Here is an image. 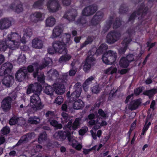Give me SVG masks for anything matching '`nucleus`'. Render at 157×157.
Wrapping results in <instances>:
<instances>
[{
  "instance_id": "33",
  "label": "nucleus",
  "mask_w": 157,
  "mask_h": 157,
  "mask_svg": "<svg viewBox=\"0 0 157 157\" xmlns=\"http://www.w3.org/2000/svg\"><path fill=\"white\" fill-rule=\"evenodd\" d=\"M84 106V103L81 100H78L73 104V107L74 109H79Z\"/></svg>"
},
{
  "instance_id": "24",
  "label": "nucleus",
  "mask_w": 157,
  "mask_h": 157,
  "mask_svg": "<svg viewBox=\"0 0 157 157\" xmlns=\"http://www.w3.org/2000/svg\"><path fill=\"white\" fill-rule=\"evenodd\" d=\"M63 29L59 26H56L53 29L52 37V38H55L59 36L62 34Z\"/></svg>"
},
{
  "instance_id": "50",
  "label": "nucleus",
  "mask_w": 157,
  "mask_h": 157,
  "mask_svg": "<svg viewBox=\"0 0 157 157\" xmlns=\"http://www.w3.org/2000/svg\"><path fill=\"white\" fill-rule=\"evenodd\" d=\"M17 123V118L16 117H14L11 118L9 121V124L10 125L15 124Z\"/></svg>"
},
{
  "instance_id": "44",
  "label": "nucleus",
  "mask_w": 157,
  "mask_h": 157,
  "mask_svg": "<svg viewBox=\"0 0 157 157\" xmlns=\"http://www.w3.org/2000/svg\"><path fill=\"white\" fill-rule=\"evenodd\" d=\"M10 131V129L9 127H4L1 130V135L2 136L3 135L8 134L9 133Z\"/></svg>"
},
{
  "instance_id": "26",
  "label": "nucleus",
  "mask_w": 157,
  "mask_h": 157,
  "mask_svg": "<svg viewBox=\"0 0 157 157\" xmlns=\"http://www.w3.org/2000/svg\"><path fill=\"white\" fill-rule=\"evenodd\" d=\"M142 7L140 8L138 10L137 12L133 13L130 16L129 18V20H131L133 19L137 16V15H140V14L143 13L142 14L144 13H145L147 11V8H144V6H143V5L142 6Z\"/></svg>"
},
{
  "instance_id": "7",
  "label": "nucleus",
  "mask_w": 157,
  "mask_h": 157,
  "mask_svg": "<svg viewBox=\"0 0 157 157\" xmlns=\"http://www.w3.org/2000/svg\"><path fill=\"white\" fill-rule=\"evenodd\" d=\"M88 118L90 121H89V124L90 125H94L90 131V133L94 139H96L97 135L96 131L101 126H105L107 125L106 122L105 121H103L100 118L98 117L97 121H95L94 119L97 117V116L94 114H90L88 116Z\"/></svg>"
},
{
  "instance_id": "6",
  "label": "nucleus",
  "mask_w": 157,
  "mask_h": 157,
  "mask_svg": "<svg viewBox=\"0 0 157 157\" xmlns=\"http://www.w3.org/2000/svg\"><path fill=\"white\" fill-rule=\"evenodd\" d=\"M62 42L60 41H55L52 43L53 48L55 49L54 51L57 52L62 53L63 52H66V46L71 44L72 41L70 39L71 35L68 34H65L62 36Z\"/></svg>"
},
{
  "instance_id": "19",
  "label": "nucleus",
  "mask_w": 157,
  "mask_h": 157,
  "mask_svg": "<svg viewBox=\"0 0 157 157\" xmlns=\"http://www.w3.org/2000/svg\"><path fill=\"white\" fill-rule=\"evenodd\" d=\"M12 98L9 97L5 98L2 102L1 107L5 111H7L11 107Z\"/></svg>"
},
{
  "instance_id": "43",
  "label": "nucleus",
  "mask_w": 157,
  "mask_h": 157,
  "mask_svg": "<svg viewBox=\"0 0 157 157\" xmlns=\"http://www.w3.org/2000/svg\"><path fill=\"white\" fill-rule=\"evenodd\" d=\"M46 134L45 132H44L43 133L41 134L39 136L38 138V141L39 143H41L43 142L46 139Z\"/></svg>"
},
{
  "instance_id": "31",
  "label": "nucleus",
  "mask_w": 157,
  "mask_h": 157,
  "mask_svg": "<svg viewBox=\"0 0 157 157\" xmlns=\"http://www.w3.org/2000/svg\"><path fill=\"white\" fill-rule=\"evenodd\" d=\"M35 136V135L33 133L28 134L26 135L23 136L18 142L17 144H19L20 143H22L24 141L28 140L29 139H32L33 137H34Z\"/></svg>"
},
{
  "instance_id": "13",
  "label": "nucleus",
  "mask_w": 157,
  "mask_h": 157,
  "mask_svg": "<svg viewBox=\"0 0 157 157\" xmlns=\"http://www.w3.org/2000/svg\"><path fill=\"white\" fill-rule=\"evenodd\" d=\"M120 36L121 34L118 32H111L107 36V41L109 44H113L119 40Z\"/></svg>"
},
{
  "instance_id": "36",
  "label": "nucleus",
  "mask_w": 157,
  "mask_h": 157,
  "mask_svg": "<svg viewBox=\"0 0 157 157\" xmlns=\"http://www.w3.org/2000/svg\"><path fill=\"white\" fill-rule=\"evenodd\" d=\"M117 70L116 67L112 66L105 70V72L108 75L113 74L116 73Z\"/></svg>"
},
{
  "instance_id": "61",
  "label": "nucleus",
  "mask_w": 157,
  "mask_h": 157,
  "mask_svg": "<svg viewBox=\"0 0 157 157\" xmlns=\"http://www.w3.org/2000/svg\"><path fill=\"white\" fill-rule=\"evenodd\" d=\"M29 106H27L25 107H24V106L23 105L21 104L20 106V108H23L24 110V111H25V112H29Z\"/></svg>"
},
{
  "instance_id": "23",
  "label": "nucleus",
  "mask_w": 157,
  "mask_h": 157,
  "mask_svg": "<svg viewBox=\"0 0 157 157\" xmlns=\"http://www.w3.org/2000/svg\"><path fill=\"white\" fill-rule=\"evenodd\" d=\"M31 46L33 48L40 49L42 48L43 44L41 40L35 38L32 41Z\"/></svg>"
},
{
  "instance_id": "37",
  "label": "nucleus",
  "mask_w": 157,
  "mask_h": 157,
  "mask_svg": "<svg viewBox=\"0 0 157 157\" xmlns=\"http://www.w3.org/2000/svg\"><path fill=\"white\" fill-rule=\"evenodd\" d=\"M157 93V88L146 91L144 94L148 96L150 98L155 94Z\"/></svg>"
},
{
  "instance_id": "9",
  "label": "nucleus",
  "mask_w": 157,
  "mask_h": 157,
  "mask_svg": "<svg viewBox=\"0 0 157 157\" xmlns=\"http://www.w3.org/2000/svg\"><path fill=\"white\" fill-rule=\"evenodd\" d=\"M94 53L90 51L88 53V56L85 62L82 64L83 69L85 72H87L90 70L91 67L94 63L95 59L93 57Z\"/></svg>"
},
{
  "instance_id": "12",
  "label": "nucleus",
  "mask_w": 157,
  "mask_h": 157,
  "mask_svg": "<svg viewBox=\"0 0 157 157\" xmlns=\"http://www.w3.org/2000/svg\"><path fill=\"white\" fill-rule=\"evenodd\" d=\"M28 75V72L26 67H24L20 68L15 74L16 78L19 82L23 81Z\"/></svg>"
},
{
  "instance_id": "63",
  "label": "nucleus",
  "mask_w": 157,
  "mask_h": 157,
  "mask_svg": "<svg viewBox=\"0 0 157 157\" xmlns=\"http://www.w3.org/2000/svg\"><path fill=\"white\" fill-rule=\"evenodd\" d=\"M55 49L53 48L52 49L51 48H49L48 49V52L50 54H53L57 52L56 51H54Z\"/></svg>"
},
{
  "instance_id": "22",
  "label": "nucleus",
  "mask_w": 157,
  "mask_h": 157,
  "mask_svg": "<svg viewBox=\"0 0 157 157\" xmlns=\"http://www.w3.org/2000/svg\"><path fill=\"white\" fill-rule=\"evenodd\" d=\"M77 14L76 11L75 10H72L69 12L66 13L64 15L63 18H66L70 21H73Z\"/></svg>"
},
{
  "instance_id": "60",
  "label": "nucleus",
  "mask_w": 157,
  "mask_h": 157,
  "mask_svg": "<svg viewBox=\"0 0 157 157\" xmlns=\"http://www.w3.org/2000/svg\"><path fill=\"white\" fill-rule=\"evenodd\" d=\"M92 149H93V147L89 149H83V152L84 154L86 155L88 154Z\"/></svg>"
},
{
  "instance_id": "1",
  "label": "nucleus",
  "mask_w": 157,
  "mask_h": 157,
  "mask_svg": "<svg viewBox=\"0 0 157 157\" xmlns=\"http://www.w3.org/2000/svg\"><path fill=\"white\" fill-rule=\"evenodd\" d=\"M32 35V30L29 28L24 31L22 38L18 33L11 32L8 35L5 41L0 40V51H5L8 48L12 50H15L19 47L21 43H26Z\"/></svg>"
},
{
  "instance_id": "27",
  "label": "nucleus",
  "mask_w": 157,
  "mask_h": 157,
  "mask_svg": "<svg viewBox=\"0 0 157 157\" xmlns=\"http://www.w3.org/2000/svg\"><path fill=\"white\" fill-rule=\"evenodd\" d=\"M56 22V20L54 17H49L45 21V25L47 27H52L55 25Z\"/></svg>"
},
{
  "instance_id": "49",
  "label": "nucleus",
  "mask_w": 157,
  "mask_h": 157,
  "mask_svg": "<svg viewBox=\"0 0 157 157\" xmlns=\"http://www.w3.org/2000/svg\"><path fill=\"white\" fill-rule=\"evenodd\" d=\"M88 129L87 127H84L80 129L79 131V133L81 135H83L87 131Z\"/></svg>"
},
{
  "instance_id": "38",
  "label": "nucleus",
  "mask_w": 157,
  "mask_h": 157,
  "mask_svg": "<svg viewBox=\"0 0 157 157\" xmlns=\"http://www.w3.org/2000/svg\"><path fill=\"white\" fill-rule=\"evenodd\" d=\"M44 91V92L48 95H52L53 93L52 88L50 86H46Z\"/></svg>"
},
{
  "instance_id": "11",
  "label": "nucleus",
  "mask_w": 157,
  "mask_h": 157,
  "mask_svg": "<svg viewBox=\"0 0 157 157\" xmlns=\"http://www.w3.org/2000/svg\"><path fill=\"white\" fill-rule=\"evenodd\" d=\"M135 60L134 55L130 54L128 55L126 57H123L121 58L119 62V65L120 67L123 68L127 67L131 62Z\"/></svg>"
},
{
  "instance_id": "55",
  "label": "nucleus",
  "mask_w": 157,
  "mask_h": 157,
  "mask_svg": "<svg viewBox=\"0 0 157 157\" xmlns=\"http://www.w3.org/2000/svg\"><path fill=\"white\" fill-rule=\"evenodd\" d=\"M76 72V70L72 68L69 71V75L70 76H73L75 75Z\"/></svg>"
},
{
  "instance_id": "52",
  "label": "nucleus",
  "mask_w": 157,
  "mask_h": 157,
  "mask_svg": "<svg viewBox=\"0 0 157 157\" xmlns=\"http://www.w3.org/2000/svg\"><path fill=\"white\" fill-rule=\"evenodd\" d=\"M147 121L148 119L147 118L146 121L145 122V124L143 129V130L146 131L147 130L150 125L151 124V122H149L147 124Z\"/></svg>"
},
{
  "instance_id": "53",
  "label": "nucleus",
  "mask_w": 157,
  "mask_h": 157,
  "mask_svg": "<svg viewBox=\"0 0 157 157\" xmlns=\"http://www.w3.org/2000/svg\"><path fill=\"white\" fill-rule=\"evenodd\" d=\"M98 113L99 115L103 118L106 117L107 114L101 109H99L98 111Z\"/></svg>"
},
{
  "instance_id": "54",
  "label": "nucleus",
  "mask_w": 157,
  "mask_h": 157,
  "mask_svg": "<svg viewBox=\"0 0 157 157\" xmlns=\"http://www.w3.org/2000/svg\"><path fill=\"white\" fill-rule=\"evenodd\" d=\"M17 123L18 124H23L25 123V120L22 118H17Z\"/></svg>"
},
{
  "instance_id": "62",
  "label": "nucleus",
  "mask_w": 157,
  "mask_h": 157,
  "mask_svg": "<svg viewBox=\"0 0 157 157\" xmlns=\"http://www.w3.org/2000/svg\"><path fill=\"white\" fill-rule=\"evenodd\" d=\"M62 2L63 5H69L71 2L70 0H62Z\"/></svg>"
},
{
  "instance_id": "16",
  "label": "nucleus",
  "mask_w": 157,
  "mask_h": 157,
  "mask_svg": "<svg viewBox=\"0 0 157 157\" xmlns=\"http://www.w3.org/2000/svg\"><path fill=\"white\" fill-rule=\"evenodd\" d=\"M45 18V15L44 13L40 12H36L31 15L30 19L32 21L37 23L42 21Z\"/></svg>"
},
{
  "instance_id": "3",
  "label": "nucleus",
  "mask_w": 157,
  "mask_h": 157,
  "mask_svg": "<svg viewBox=\"0 0 157 157\" xmlns=\"http://www.w3.org/2000/svg\"><path fill=\"white\" fill-rule=\"evenodd\" d=\"M12 67V64L7 62L3 64L0 68V76L5 75L2 80V83L7 87H10L14 81L13 77L9 74L11 73Z\"/></svg>"
},
{
  "instance_id": "64",
  "label": "nucleus",
  "mask_w": 157,
  "mask_h": 157,
  "mask_svg": "<svg viewBox=\"0 0 157 157\" xmlns=\"http://www.w3.org/2000/svg\"><path fill=\"white\" fill-rule=\"evenodd\" d=\"M54 114L53 112L48 111L46 113V116L47 117H51Z\"/></svg>"
},
{
  "instance_id": "47",
  "label": "nucleus",
  "mask_w": 157,
  "mask_h": 157,
  "mask_svg": "<svg viewBox=\"0 0 157 157\" xmlns=\"http://www.w3.org/2000/svg\"><path fill=\"white\" fill-rule=\"evenodd\" d=\"M92 41L93 39L91 37H88L87 40H86L81 45V48H83V47L85 46L86 45L91 42Z\"/></svg>"
},
{
  "instance_id": "57",
  "label": "nucleus",
  "mask_w": 157,
  "mask_h": 157,
  "mask_svg": "<svg viewBox=\"0 0 157 157\" xmlns=\"http://www.w3.org/2000/svg\"><path fill=\"white\" fill-rule=\"evenodd\" d=\"M121 24V22L120 21H117L116 22L114 23L113 24V28L114 29H116L118 27L120 26Z\"/></svg>"
},
{
  "instance_id": "14",
  "label": "nucleus",
  "mask_w": 157,
  "mask_h": 157,
  "mask_svg": "<svg viewBox=\"0 0 157 157\" xmlns=\"http://www.w3.org/2000/svg\"><path fill=\"white\" fill-rule=\"evenodd\" d=\"M81 121L80 118H76L73 123H72V119H71L67 123L66 125L67 128V130H76L80 126V121Z\"/></svg>"
},
{
  "instance_id": "18",
  "label": "nucleus",
  "mask_w": 157,
  "mask_h": 157,
  "mask_svg": "<svg viewBox=\"0 0 157 157\" xmlns=\"http://www.w3.org/2000/svg\"><path fill=\"white\" fill-rule=\"evenodd\" d=\"M128 35L129 37L124 38L122 42V45L124 48H121L118 50L120 54H121L124 53L127 49L128 44L131 41L130 38V36L131 35V33H129Z\"/></svg>"
},
{
  "instance_id": "4",
  "label": "nucleus",
  "mask_w": 157,
  "mask_h": 157,
  "mask_svg": "<svg viewBox=\"0 0 157 157\" xmlns=\"http://www.w3.org/2000/svg\"><path fill=\"white\" fill-rule=\"evenodd\" d=\"M54 136L55 138L59 140H63L67 137L70 144L77 150H80L82 147L81 144L78 143L77 141L76 140V138L71 135V132L69 131L66 132L59 131L56 132Z\"/></svg>"
},
{
  "instance_id": "35",
  "label": "nucleus",
  "mask_w": 157,
  "mask_h": 157,
  "mask_svg": "<svg viewBox=\"0 0 157 157\" xmlns=\"http://www.w3.org/2000/svg\"><path fill=\"white\" fill-rule=\"evenodd\" d=\"M62 117L61 118V122L63 124L66 123L69 121L71 120V117L68 116L67 114L63 112L61 114Z\"/></svg>"
},
{
  "instance_id": "41",
  "label": "nucleus",
  "mask_w": 157,
  "mask_h": 157,
  "mask_svg": "<svg viewBox=\"0 0 157 157\" xmlns=\"http://www.w3.org/2000/svg\"><path fill=\"white\" fill-rule=\"evenodd\" d=\"M51 125L56 127L57 128L60 129L62 127V126L61 124L58 123V122L55 120H52L50 122Z\"/></svg>"
},
{
  "instance_id": "15",
  "label": "nucleus",
  "mask_w": 157,
  "mask_h": 157,
  "mask_svg": "<svg viewBox=\"0 0 157 157\" xmlns=\"http://www.w3.org/2000/svg\"><path fill=\"white\" fill-rule=\"evenodd\" d=\"M48 9L50 12H55L60 8L59 2L56 0H52L48 2L47 5Z\"/></svg>"
},
{
  "instance_id": "48",
  "label": "nucleus",
  "mask_w": 157,
  "mask_h": 157,
  "mask_svg": "<svg viewBox=\"0 0 157 157\" xmlns=\"http://www.w3.org/2000/svg\"><path fill=\"white\" fill-rule=\"evenodd\" d=\"M63 99L62 97L59 96L57 97L55 101V102L59 105H60L63 102Z\"/></svg>"
},
{
  "instance_id": "5",
  "label": "nucleus",
  "mask_w": 157,
  "mask_h": 157,
  "mask_svg": "<svg viewBox=\"0 0 157 157\" xmlns=\"http://www.w3.org/2000/svg\"><path fill=\"white\" fill-rule=\"evenodd\" d=\"M44 62L45 63H43L40 66L38 65L37 63H33L31 65L29 66L27 69V71L29 72H32L34 69H36V71L33 73V75L34 78L37 76L38 81L40 83H43L44 82V77L43 73H41L40 76L39 75L38 72V69H42L45 67L47 66L52 62V59L49 57H46L44 59Z\"/></svg>"
},
{
  "instance_id": "17",
  "label": "nucleus",
  "mask_w": 157,
  "mask_h": 157,
  "mask_svg": "<svg viewBox=\"0 0 157 157\" xmlns=\"http://www.w3.org/2000/svg\"><path fill=\"white\" fill-rule=\"evenodd\" d=\"M103 16L102 13L101 12H97L91 20L90 26H95L97 25L98 27H99V24L102 20Z\"/></svg>"
},
{
  "instance_id": "42",
  "label": "nucleus",
  "mask_w": 157,
  "mask_h": 157,
  "mask_svg": "<svg viewBox=\"0 0 157 157\" xmlns=\"http://www.w3.org/2000/svg\"><path fill=\"white\" fill-rule=\"evenodd\" d=\"M101 89L99 85H96L91 88V91L93 93L97 94L100 92Z\"/></svg>"
},
{
  "instance_id": "45",
  "label": "nucleus",
  "mask_w": 157,
  "mask_h": 157,
  "mask_svg": "<svg viewBox=\"0 0 157 157\" xmlns=\"http://www.w3.org/2000/svg\"><path fill=\"white\" fill-rule=\"evenodd\" d=\"M107 49V46L106 44H102L99 47V48L97 50V52H100L101 53L104 51L106 50Z\"/></svg>"
},
{
  "instance_id": "40",
  "label": "nucleus",
  "mask_w": 157,
  "mask_h": 157,
  "mask_svg": "<svg viewBox=\"0 0 157 157\" xmlns=\"http://www.w3.org/2000/svg\"><path fill=\"white\" fill-rule=\"evenodd\" d=\"M26 58L24 54H21L18 58L17 61L20 64H22L26 62Z\"/></svg>"
},
{
  "instance_id": "34",
  "label": "nucleus",
  "mask_w": 157,
  "mask_h": 157,
  "mask_svg": "<svg viewBox=\"0 0 157 157\" xmlns=\"http://www.w3.org/2000/svg\"><path fill=\"white\" fill-rule=\"evenodd\" d=\"M41 119L36 116L31 117L28 120V122L32 124H37L40 123Z\"/></svg>"
},
{
  "instance_id": "51",
  "label": "nucleus",
  "mask_w": 157,
  "mask_h": 157,
  "mask_svg": "<svg viewBox=\"0 0 157 157\" xmlns=\"http://www.w3.org/2000/svg\"><path fill=\"white\" fill-rule=\"evenodd\" d=\"M44 0H39L38 2H35L34 5V7L35 8H40V6L43 3Z\"/></svg>"
},
{
  "instance_id": "30",
  "label": "nucleus",
  "mask_w": 157,
  "mask_h": 157,
  "mask_svg": "<svg viewBox=\"0 0 157 157\" xmlns=\"http://www.w3.org/2000/svg\"><path fill=\"white\" fill-rule=\"evenodd\" d=\"M94 77L91 76L86 80L82 85L83 88L85 91H87L88 90V85L91 83L92 81L94 79Z\"/></svg>"
},
{
  "instance_id": "10",
  "label": "nucleus",
  "mask_w": 157,
  "mask_h": 157,
  "mask_svg": "<svg viewBox=\"0 0 157 157\" xmlns=\"http://www.w3.org/2000/svg\"><path fill=\"white\" fill-rule=\"evenodd\" d=\"M74 87L75 90L72 93L71 96H70V91H68L67 94V96L71 101H74L78 98L80 96L82 91L81 86L80 83H76L74 86Z\"/></svg>"
},
{
  "instance_id": "28",
  "label": "nucleus",
  "mask_w": 157,
  "mask_h": 157,
  "mask_svg": "<svg viewBox=\"0 0 157 157\" xmlns=\"http://www.w3.org/2000/svg\"><path fill=\"white\" fill-rule=\"evenodd\" d=\"M140 103V99L132 101L129 105L128 108L132 110L138 108Z\"/></svg>"
},
{
  "instance_id": "21",
  "label": "nucleus",
  "mask_w": 157,
  "mask_h": 157,
  "mask_svg": "<svg viewBox=\"0 0 157 157\" xmlns=\"http://www.w3.org/2000/svg\"><path fill=\"white\" fill-rule=\"evenodd\" d=\"M97 9L96 6H88L85 8L82 11V15L85 16H87L92 14L94 13Z\"/></svg>"
},
{
  "instance_id": "29",
  "label": "nucleus",
  "mask_w": 157,
  "mask_h": 157,
  "mask_svg": "<svg viewBox=\"0 0 157 157\" xmlns=\"http://www.w3.org/2000/svg\"><path fill=\"white\" fill-rule=\"evenodd\" d=\"M58 72L55 69H51L47 73V76L50 79L53 80L56 79L59 76Z\"/></svg>"
},
{
  "instance_id": "39",
  "label": "nucleus",
  "mask_w": 157,
  "mask_h": 157,
  "mask_svg": "<svg viewBox=\"0 0 157 157\" xmlns=\"http://www.w3.org/2000/svg\"><path fill=\"white\" fill-rule=\"evenodd\" d=\"M15 6L14 5H12L10 6V7L11 9L15 10V11L17 13H20L23 10V8L22 7V5L21 4L17 6H16V9L14 8Z\"/></svg>"
},
{
  "instance_id": "58",
  "label": "nucleus",
  "mask_w": 157,
  "mask_h": 157,
  "mask_svg": "<svg viewBox=\"0 0 157 157\" xmlns=\"http://www.w3.org/2000/svg\"><path fill=\"white\" fill-rule=\"evenodd\" d=\"M42 147L39 145H36L34 150L33 151L35 152H38L40 151V149Z\"/></svg>"
},
{
  "instance_id": "46",
  "label": "nucleus",
  "mask_w": 157,
  "mask_h": 157,
  "mask_svg": "<svg viewBox=\"0 0 157 157\" xmlns=\"http://www.w3.org/2000/svg\"><path fill=\"white\" fill-rule=\"evenodd\" d=\"M71 65L72 68L76 70L77 68L78 67L80 66L79 62L77 60H74L71 63Z\"/></svg>"
},
{
  "instance_id": "32",
  "label": "nucleus",
  "mask_w": 157,
  "mask_h": 157,
  "mask_svg": "<svg viewBox=\"0 0 157 157\" xmlns=\"http://www.w3.org/2000/svg\"><path fill=\"white\" fill-rule=\"evenodd\" d=\"M71 55L68 54L62 56L59 59V61L60 63H65L69 61L71 58Z\"/></svg>"
},
{
  "instance_id": "2",
  "label": "nucleus",
  "mask_w": 157,
  "mask_h": 157,
  "mask_svg": "<svg viewBox=\"0 0 157 157\" xmlns=\"http://www.w3.org/2000/svg\"><path fill=\"white\" fill-rule=\"evenodd\" d=\"M42 90L40 85L37 83L29 86L27 91L28 94L33 92L34 94L31 97L29 105L33 110H37L42 109L44 105L42 104L39 96Z\"/></svg>"
},
{
  "instance_id": "25",
  "label": "nucleus",
  "mask_w": 157,
  "mask_h": 157,
  "mask_svg": "<svg viewBox=\"0 0 157 157\" xmlns=\"http://www.w3.org/2000/svg\"><path fill=\"white\" fill-rule=\"evenodd\" d=\"M0 28L4 29L8 28L11 25L10 21L7 18L2 19L0 21Z\"/></svg>"
},
{
  "instance_id": "56",
  "label": "nucleus",
  "mask_w": 157,
  "mask_h": 157,
  "mask_svg": "<svg viewBox=\"0 0 157 157\" xmlns=\"http://www.w3.org/2000/svg\"><path fill=\"white\" fill-rule=\"evenodd\" d=\"M77 23L78 24L81 23L82 24L85 23H86V20L85 18L82 17L78 20Z\"/></svg>"
},
{
  "instance_id": "59",
  "label": "nucleus",
  "mask_w": 157,
  "mask_h": 157,
  "mask_svg": "<svg viewBox=\"0 0 157 157\" xmlns=\"http://www.w3.org/2000/svg\"><path fill=\"white\" fill-rule=\"evenodd\" d=\"M142 91V89L140 88H138L134 90V93L136 95H138Z\"/></svg>"
},
{
  "instance_id": "8",
  "label": "nucleus",
  "mask_w": 157,
  "mask_h": 157,
  "mask_svg": "<svg viewBox=\"0 0 157 157\" xmlns=\"http://www.w3.org/2000/svg\"><path fill=\"white\" fill-rule=\"evenodd\" d=\"M116 53L112 51H109L103 54L102 59L105 64H111L116 61Z\"/></svg>"
},
{
  "instance_id": "20",
  "label": "nucleus",
  "mask_w": 157,
  "mask_h": 157,
  "mask_svg": "<svg viewBox=\"0 0 157 157\" xmlns=\"http://www.w3.org/2000/svg\"><path fill=\"white\" fill-rule=\"evenodd\" d=\"M53 87L55 92L58 94H63L65 91L64 85L61 83H55Z\"/></svg>"
}]
</instances>
